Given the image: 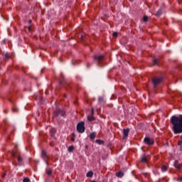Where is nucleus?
<instances>
[{
	"instance_id": "obj_1",
	"label": "nucleus",
	"mask_w": 182,
	"mask_h": 182,
	"mask_svg": "<svg viewBox=\"0 0 182 182\" xmlns=\"http://www.w3.org/2000/svg\"><path fill=\"white\" fill-rule=\"evenodd\" d=\"M170 122L172 124V130L174 134H181L182 133V114L178 117L172 116Z\"/></svg>"
},
{
	"instance_id": "obj_2",
	"label": "nucleus",
	"mask_w": 182,
	"mask_h": 182,
	"mask_svg": "<svg viewBox=\"0 0 182 182\" xmlns=\"http://www.w3.org/2000/svg\"><path fill=\"white\" fill-rule=\"evenodd\" d=\"M85 122H80L77 125V132L78 133H85Z\"/></svg>"
},
{
	"instance_id": "obj_3",
	"label": "nucleus",
	"mask_w": 182,
	"mask_h": 182,
	"mask_svg": "<svg viewBox=\"0 0 182 182\" xmlns=\"http://www.w3.org/2000/svg\"><path fill=\"white\" fill-rule=\"evenodd\" d=\"M161 82H163L162 77H155L152 79V83H153L154 87H157L158 85H160Z\"/></svg>"
},
{
	"instance_id": "obj_4",
	"label": "nucleus",
	"mask_w": 182,
	"mask_h": 182,
	"mask_svg": "<svg viewBox=\"0 0 182 182\" xmlns=\"http://www.w3.org/2000/svg\"><path fill=\"white\" fill-rule=\"evenodd\" d=\"M144 143L145 144H148L149 146H153V144H154V139L149 137H145L144 139Z\"/></svg>"
},
{
	"instance_id": "obj_5",
	"label": "nucleus",
	"mask_w": 182,
	"mask_h": 182,
	"mask_svg": "<svg viewBox=\"0 0 182 182\" xmlns=\"http://www.w3.org/2000/svg\"><path fill=\"white\" fill-rule=\"evenodd\" d=\"M94 114H95V109L92 108L91 109V114L87 116V120L89 122H93V120H95Z\"/></svg>"
},
{
	"instance_id": "obj_6",
	"label": "nucleus",
	"mask_w": 182,
	"mask_h": 182,
	"mask_svg": "<svg viewBox=\"0 0 182 182\" xmlns=\"http://www.w3.org/2000/svg\"><path fill=\"white\" fill-rule=\"evenodd\" d=\"M105 59V56L103 55H95L94 57V60H96V62H100L101 60H103Z\"/></svg>"
},
{
	"instance_id": "obj_7",
	"label": "nucleus",
	"mask_w": 182,
	"mask_h": 182,
	"mask_svg": "<svg viewBox=\"0 0 182 182\" xmlns=\"http://www.w3.org/2000/svg\"><path fill=\"white\" fill-rule=\"evenodd\" d=\"M173 166L177 170H181V164L178 163V161H175Z\"/></svg>"
},
{
	"instance_id": "obj_8",
	"label": "nucleus",
	"mask_w": 182,
	"mask_h": 182,
	"mask_svg": "<svg viewBox=\"0 0 182 182\" xmlns=\"http://www.w3.org/2000/svg\"><path fill=\"white\" fill-rule=\"evenodd\" d=\"M129 132H130V129H123V133H124L123 139H126V137H127L129 136Z\"/></svg>"
},
{
	"instance_id": "obj_9",
	"label": "nucleus",
	"mask_w": 182,
	"mask_h": 182,
	"mask_svg": "<svg viewBox=\"0 0 182 182\" xmlns=\"http://www.w3.org/2000/svg\"><path fill=\"white\" fill-rule=\"evenodd\" d=\"M41 157H42V159H43V160H48V154H46V152L44 150L42 151Z\"/></svg>"
},
{
	"instance_id": "obj_10",
	"label": "nucleus",
	"mask_w": 182,
	"mask_h": 182,
	"mask_svg": "<svg viewBox=\"0 0 182 182\" xmlns=\"http://www.w3.org/2000/svg\"><path fill=\"white\" fill-rule=\"evenodd\" d=\"M148 160H149V156H144L141 157V163H147Z\"/></svg>"
},
{
	"instance_id": "obj_11",
	"label": "nucleus",
	"mask_w": 182,
	"mask_h": 182,
	"mask_svg": "<svg viewBox=\"0 0 182 182\" xmlns=\"http://www.w3.org/2000/svg\"><path fill=\"white\" fill-rule=\"evenodd\" d=\"M90 139L91 140H95V139H96V133L92 132L90 134Z\"/></svg>"
},
{
	"instance_id": "obj_12",
	"label": "nucleus",
	"mask_w": 182,
	"mask_h": 182,
	"mask_svg": "<svg viewBox=\"0 0 182 182\" xmlns=\"http://www.w3.org/2000/svg\"><path fill=\"white\" fill-rule=\"evenodd\" d=\"M116 176L121 178L122 177H123V176H124V173H123V171H119L116 173Z\"/></svg>"
},
{
	"instance_id": "obj_13",
	"label": "nucleus",
	"mask_w": 182,
	"mask_h": 182,
	"mask_svg": "<svg viewBox=\"0 0 182 182\" xmlns=\"http://www.w3.org/2000/svg\"><path fill=\"white\" fill-rule=\"evenodd\" d=\"M95 141L97 143V144H105V141L102 139H97Z\"/></svg>"
},
{
	"instance_id": "obj_14",
	"label": "nucleus",
	"mask_w": 182,
	"mask_h": 182,
	"mask_svg": "<svg viewBox=\"0 0 182 182\" xmlns=\"http://www.w3.org/2000/svg\"><path fill=\"white\" fill-rule=\"evenodd\" d=\"M87 177H93V171H90L87 173Z\"/></svg>"
},
{
	"instance_id": "obj_15",
	"label": "nucleus",
	"mask_w": 182,
	"mask_h": 182,
	"mask_svg": "<svg viewBox=\"0 0 182 182\" xmlns=\"http://www.w3.org/2000/svg\"><path fill=\"white\" fill-rule=\"evenodd\" d=\"M60 113V109H56L54 112H53V114L54 116H59Z\"/></svg>"
},
{
	"instance_id": "obj_16",
	"label": "nucleus",
	"mask_w": 182,
	"mask_h": 182,
	"mask_svg": "<svg viewBox=\"0 0 182 182\" xmlns=\"http://www.w3.org/2000/svg\"><path fill=\"white\" fill-rule=\"evenodd\" d=\"M75 150V146H70L69 147H68V151L70 152V153H72V151H73Z\"/></svg>"
},
{
	"instance_id": "obj_17",
	"label": "nucleus",
	"mask_w": 182,
	"mask_h": 182,
	"mask_svg": "<svg viewBox=\"0 0 182 182\" xmlns=\"http://www.w3.org/2000/svg\"><path fill=\"white\" fill-rule=\"evenodd\" d=\"M161 171H163V172L167 171V166L164 165V166L161 167Z\"/></svg>"
},
{
	"instance_id": "obj_18",
	"label": "nucleus",
	"mask_w": 182,
	"mask_h": 182,
	"mask_svg": "<svg viewBox=\"0 0 182 182\" xmlns=\"http://www.w3.org/2000/svg\"><path fill=\"white\" fill-rule=\"evenodd\" d=\"M159 59H154V65H159Z\"/></svg>"
},
{
	"instance_id": "obj_19",
	"label": "nucleus",
	"mask_w": 182,
	"mask_h": 182,
	"mask_svg": "<svg viewBox=\"0 0 182 182\" xmlns=\"http://www.w3.org/2000/svg\"><path fill=\"white\" fill-rule=\"evenodd\" d=\"M23 182H31V180L29 179V178H24Z\"/></svg>"
},
{
	"instance_id": "obj_20",
	"label": "nucleus",
	"mask_w": 182,
	"mask_h": 182,
	"mask_svg": "<svg viewBox=\"0 0 182 182\" xmlns=\"http://www.w3.org/2000/svg\"><path fill=\"white\" fill-rule=\"evenodd\" d=\"M143 19H144V22H147V21H149V17L147 16H144Z\"/></svg>"
},
{
	"instance_id": "obj_21",
	"label": "nucleus",
	"mask_w": 182,
	"mask_h": 182,
	"mask_svg": "<svg viewBox=\"0 0 182 182\" xmlns=\"http://www.w3.org/2000/svg\"><path fill=\"white\" fill-rule=\"evenodd\" d=\"M17 161H18V163H22V157L18 156V157L17 158Z\"/></svg>"
},
{
	"instance_id": "obj_22",
	"label": "nucleus",
	"mask_w": 182,
	"mask_h": 182,
	"mask_svg": "<svg viewBox=\"0 0 182 182\" xmlns=\"http://www.w3.org/2000/svg\"><path fill=\"white\" fill-rule=\"evenodd\" d=\"M60 116H65V111L60 110Z\"/></svg>"
},
{
	"instance_id": "obj_23",
	"label": "nucleus",
	"mask_w": 182,
	"mask_h": 182,
	"mask_svg": "<svg viewBox=\"0 0 182 182\" xmlns=\"http://www.w3.org/2000/svg\"><path fill=\"white\" fill-rule=\"evenodd\" d=\"M25 28H27V29L28 30L29 32H31V31H32V26H26Z\"/></svg>"
},
{
	"instance_id": "obj_24",
	"label": "nucleus",
	"mask_w": 182,
	"mask_h": 182,
	"mask_svg": "<svg viewBox=\"0 0 182 182\" xmlns=\"http://www.w3.org/2000/svg\"><path fill=\"white\" fill-rule=\"evenodd\" d=\"M47 174H48V176H50V174H52V171H48Z\"/></svg>"
},
{
	"instance_id": "obj_25",
	"label": "nucleus",
	"mask_w": 182,
	"mask_h": 182,
	"mask_svg": "<svg viewBox=\"0 0 182 182\" xmlns=\"http://www.w3.org/2000/svg\"><path fill=\"white\" fill-rule=\"evenodd\" d=\"M157 16L161 15V11H159L156 14Z\"/></svg>"
},
{
	"instance_id": "obj_26",
	"label": "nucleus",
	"mask_w": 182,
	"mask_h": 182,
	"mask_svg": "<svg viewBox=\"0 0 182 182\" xmlns=\"http://www.w3.org/2000/svg\"><path fill=\"white\" fill-rule=\"evenodd\" d=\"M117 35H118L117 32L113 33V36H117Z\"/></svg>"
},
{
	"instance_id": "obj_27",
	"label": "nucleus",
	"mask_w": 182,
	"mask_h": 182,
	"mask_svg": "<svg viewBox=\"0 0 182 182\" xmlns=\"http://www.w3.org/2000/svg\"><path fill=\"white\" fill-rule=\"evenodd\" d=\"M5 58H6V59H9V55L6 54V55H5Z\"/></svg>"
},
{
	"instance_id": "obj_28",
	"label": "nucleus",
	"mask_w": 182,
	"mask_h": 182,
	"mask_svg": "<svg viewBox=\"0 0 182 182\" xmlns=\"http://www.w3.org/2000/svg\"><path fill=\"white\" fill-rule=\"evenodd\" d=\"M178 181H182V176L178 178Z\"/></svg>"
},
{
	"instance_id": "obj_29",
	"label": "nucleus",
	"mask_w": 182,
	"mask_h": 182,
	"mask_svg": "<svg viewBox=\"0 0 182 182\" xmlns=\"http://www.w3.org/2000/svg\"><path fill=\"white\" fill-rule=\"evenodd\" d=\"M81 39H82V41L85 40V35L81 36Z\"/></svg>"
},
{
	"instance_id": "obj_30",
	"label": "nucleus",
	"mask_w": 182,
	"mask_h": 182,
	"mask_svg": "<svg viewBox=\"0 0 182 182\" xmlns=\"http://www.w3.org/2000/svg\"><path fill=\"white\" fill-rule=\"evenodd\" d=\"M71 141H75V137H71Z\"/></svg>"
},
{
	"instance_id": "obj_31",
	"label": "nucleus",
	"mask_w": 182,
	"mask_h": 182,
	"mask_svg": "<svg viewBox=\"0 0 182 182\" xmlns=\"http://www.w3.org/2000/svg\"><path fill=\"white\" fill-rule=\"evenodd\" d=\"M29 23H32V20L28 21Z\"/></svg>"
},
{
	"instance_id": "obj_32",
	"label": "nucleus",
	"mask_w": 182,
	"mask_h": 182,
	"mask_svg": "<svg viewBox=\"0 0 182 182\" xmlns=\"http://www.w3.org/2000/svg\"><path fill=\"white\" fill-rule=\"evenodd\" d=\"M5 176H6V173L3 174L2 177H5Z\"/></svg>"
},
{
	"instance_id": "obj_33",
	"label": "nucleus",
	"mask_w": 182,
	"mask_h": 182,
	"mask_svg": "<svg viewBox=\"0 0 182 182\" xmlns=\"http://www.w3.org/2000/svg\"><path fill=\"white\" fill-rule=\"evenodd\" d=\"M12 156H13V157H14V156H15V154H14V153H13V154H12Z\"/></svg>"
},
{
	"instance_id": "obj_34",
	"label": "nucleus",
	"mask_w": 182,
	"mask_h": 182,
	"mask_svg": "<svg viewBox=\"0 0 182 182\" xmlns=\"http://www.w3.org/2000/svg\"><path fill=\"white\" fill-rule=\"evenodd\" d=\"M50 146H52V144H50Z\"/></svg>"
}]
</instances>
